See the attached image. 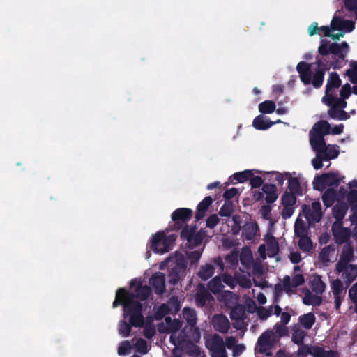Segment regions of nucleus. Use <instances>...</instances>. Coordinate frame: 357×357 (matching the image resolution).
Masks as SVG:
<instances>
[{
	"label": "nucleus",
	"mask_w": 357,
	"mask_h": 357,
	"mask_svg": "<svg viewBox=\"0 0 357 357\" xmlns=\"http://www.w3.org/2000/svg\"><path fill=\"white\" fill-rule=\"evenodd\" d=\"M133 297L131 291L125 288H119L116 292L112 307L116 308L122 305L123 317L126 319L130 317V322L133 327H142L144 324V317L142 314L143 306L142 303H135L132 301Z\"/></svg>",
	"instance_id": "nucleus-1"
},
{
	"label": "nucleus",
	"mask_w": 357,
	"mask_h": 357,
	"mask_svg": "<svg viewBox=\"0 0 357 357\" xmlns=\"http://www.w3.org/2000/svg\"><path fill=\"white\" fill-rule=\"evenodd\" d=\"M296 70L305 85L312 84L315 89H319L323 85L326 74L324 70L316 69L312 74L310 64L301 61L296 66Z\"/></svg>",
	"instance_id": "nucleus-2"
},
{
	"label": "nucleus",
	"mask_w": 357,
	"mask_h": 357,
	"mask_svg": "<svg viewBox=\"0 0 357 357\" xmlns=\"http://www.w3.org/2000/svg\"><path fill=\"white\" fill-rule=\"evenodd\" d=\"M193 211L188 208H179L176 209L171 215L172 225H169L171 230L178 231L181 229L186 222L192 217Z\"/></svg>",
	"instance_id": "nucleus-3"
},
{
	"label": "nucleus",
	"mask_w": 357,
	"mask_h": 357,
	"mask_svg": "<svg viewBox=\"0 0 357 357\" xmlns=\"http://www.w3.org/2000/svg\"><path fill=\"white\" fill-rule=\"evenodd\" d=\"M187 261L185 257H181L176 261L174 266L169 271L168 281L175 286L181 282L186 275Z\"/></svg>",
	"instance_id": "nucleus-4"
},
{
	"label": "nucleus",
	"mask_w": 357,
	"mask_h": 357,
	"mask_svg": "<svg viewBox=\"0 0 357 357\" xmlns=\"http://www.w3.org/2000/svg\"><path fill=\"white\" fill-rule=\"evenodd\" d=\"M275 334L273 331L267 330L264 332L258 338L257 342V348L260 354H266L267 356L271 355L269 350L272 348L275 343Z\"/></svg>",
	"instance_id": "nucleus-5"
},
{
	"label": "nucleus",
	"mask_w": 357,
	"mask_h": 357,
	"mask_svg": "<svg viewBox=\"0 0 357 357\" xmlns=\"http://www.w3.org/2000/svg\"><path fill=\"white\" fill-rule=\"evenodd\" d=\"M312 208L307 205H303V213L309 224L319 222L323 215L321 206L319 202H313Z\"/></svg>",
	"instance_id": "nucleus-6"
},
{
	"label": "nucleus",
	"mask_w": 357,
	"mask_h": 357,
	"mask_svg": "<svg viewBox=\"0 0 357 357\" xmlns=\"http://www.w3.org/2000/svg\"><path fill=\"white\" fill-rule=\"evenodd\" d=\"M213 264H205L204 265L201 266L199 272L197 273V276L203 281H206L210 278L213 276L215 271V266L220 271H223L224 264L220 257H218L214 259Z\"/></svg>",
	"instance_id": "nucleus-7"
},
{
	"label": "nucleus",
	"mask_w": 357,
	"mask_h": 357,
	"mask_svg": "<svg viewBox=\"0 0 357 357\" xmlns=\"http://www.w3.org/2000/svg\"><path fill=\"white\" fill-rule=\"evenodd\" d=\"M335 270L338 273H342V278L347 286H349L357 278V265L348 264L342 268L335 267Z\"/></svg>",
	"instance_id": "nucleus-8"
},
{
	"label": "nucleus",
	"mask_w": 357,
	"mask_h": 357,
	"mask_svg": "<svg viewBox=\"0 0 357 357\" xmlns=\"http://www.w3.org/2000/svg\"><path fill=\"white\" fill-rule=\"evenodd\" d=\"M149 284L158 295H162L165 291V276L161 272H157L151 277Z\"/></svg>",
	"instance_id": "nucleus-9"
},
{
	"label": "nucleus",
	"mask_w": 357,
	"mask_h": 357,
	"mask_svg": "<svg viewBox=\"0 0 357 357\" xmlns=\"http://www.w3.org/2000/svg\"><path fill=\"white\" fill-rule=\"evenodd\" d=\"M196 305L198 307H203L208 301L214 300L213 296L205 287L204 284H199L195 296Z\"/></svg>",
	"instance_id": "nucleus-10"
},
{
	"label": "nucleus",
	"mask_w": 357,
	"mask_h": 357,
	"mask_svg": "<svg viewBox=\"0 0 357 357\" xmlns=\"http://www.w3.org/2000/svg\"><path fill=\"white\" fill-rule=\"evenodd\" d=\"M206 346L212 354L225 350L223 339L219 335H213L206 342Z\"/></svg>",
	"instance_id": "nucleus-11"
},
{
	"label": "nucleus",
	"mask_w": 357,
	"mask_h": 357,
	"mask_svg": "<svg viewBox=\"0 0 357 357\" xmlns=\"http://www.w3.org/2000/svg\"><path fill=\"white\" fill-rule=\"evenodd\" d=\"M151 292V289L148 285H142L141 282H139L138 284L134 289V292H131L133 295V302L135 303H141L140 301H137L139 299L141 301H146L150 296Z\"/></svg>",
	"instance_id": "nucleus-12"
},
{
	"label": "nucleus",
	"mask_w": 357,
	"mask_h": 357,
	"mask_svg": "<svg viewBox=\"0 0 357 357\" xmlns=\"http://www.w3.org/2000/svg\"><path fill=\"white\" fill-rule=\"evenodd\" d=\"M354 250L350 243L344 245L342 254L339 261L337 262L335 267L342 268L344 266L348 265L353 260Z\"/></svg>",
	"instance_id": "nucleus-13"
},
{
	"label": "nucleus",
	"mask_w": 357,
	"mask_h": 357,
	"mask_svg": "<svg viewBox=\"0 0 357 357\" xmlns=\"http://www.w3.org/2000/svg\"><path fill=\"white\" fill-rule=\"evenodd\" d=\"M213 202V198L211 196H207L198 204L195 215L196 221L202 220L205 217L206 213L208 211V208Z\"/></svg>",
	"instance_id": "nucleus-14"
},
{
	"label": "nucleus",
	"mask_w": 357,
	"mask_h": 357,
	"mask_svg": "<svg viewBox=\"0 0 357 357\" xmlns=\"http://www.w3.org/2000/svg\"><path fill=\"white\" fill-rule=\"evenodd\" d=\"M348 50L349 45L346 41L342 42L341 44L333 43L330 45V53L337 56L342 61H344Z\"/></svg>",
	"instance_id": "nucleus-15"
},
{
	"label": "nucleus",
	"mask_w": 357,
	"mask_h": 357,
	"mask_svg": "<svg viewBox=\"0 0 357 357\" xmlns=\"http://www.w3.org/2000/svg\"><path fill=\"white\" fill-rule=\"evenodd\" d=\"M164 231H158L153 236L151 248L155 253H163L169 251L163 245Z\"/></svg>",
	"instance_id": "nucleus-16"
},
{
	"label": "nucleus",
	"mask_w": 357,
	"mask_h": 357,
	"mask_svg": "<svg viewBox=\"0 0 357 357\" xmlns=\"http://www.w3.org/2000/svg\"><path fill=\"white\" fill-rule=\"evenodd\" d=\"M323 135H313L310 133V144L317 153H321V152L326 151V145Z\"/></svg>",
	"instance_id": "nucleus-17"
},
{
	"label": "nucleus",
	"mask_w": 357,
	"mask_h": 357,
	"mask_svg": "<svg viewBox=\"0 0 357 357\" xmlns=\"http://www.w3.org/2000/svg\"><path fill=\"white\" fill-rule=\"evenodd\" d=\"M242 236L247 241L253 240L257 231L259 227L256 222H246L242 227Z\"/></svg>",
	"instance_id": "nucleus-18"
},
{
	"label": "nucleus",
	"mask_w": 357,
	"mask_h": 357,
	"mask_svg": "<svg viewBox=\"0 0 357 357\" xmlns=\"http://www.w3.org/2000/svg\"><path fill=\"white\" fill-rule=\"evenodd\" d=\"M229 321L225 315L220 314L214 317L213 328L215 331L226 333L229 328Z\"/></svg>",
	"instance_id": "nucleus-19"
},
{
	"label": "nucleus",
	"mask_w": 357,
	"mask_h": 357,
	"mask_svg": "<svg viewBox=\"0 0 357 357\" xmlns=\"http://www.w3.org/2000/svg\"><path fill=\"white\" fill-rule=\"evenodd\" d=\"M346 99H343V98H337L334 96L333 94L324 96L322 98V101L327 105L328 107H335L336 109H344L347 107V102L345 100Z\"/></svg>",
	"instance_id": "nucleus-20"
},
{
	"label": "nucleus",
	"mask_w": 357,
	"mask_h": 357,
	"mask_svg": "<svg viewBox=\"0 0 357 357\" xmlns=\"http://www.w3.org/2000/svg\"><path fill=\"white\" fill-rule=\"evenodd\" d=\"M261 190L266 195L264 199L267 204H273L277 200L278 195L275 184L264 183Z\"/></svg>",
	"instance_id": "nucleus-21"
},
{
	"label": "nucleus",
	"mask_w": 357,
	"mask_h": 357,
	"mask_svg": "<svg viewBox=\"0 0 357 357\" xmlns=\"http://www.w3.org/2000/svg\"><path fill=\"white\" fill-rule=\"evenodd\" d=\"M341 84L342 81L337 73H331L326 86L324 96L331 95V92H332L333 89L339 88L341 86Z\"/></svg>",
	"instance_id": "nucleus-22"
},
{
	"label": "nucleus",
	"mask_w": 357,
	"mask_h": 357,
	"mask_svg": "<svg viewBox=\"0 0 357 357\" xmlns=\"http://www.w3.org/2000/svg\"><path fill=\"white\" fill-rule=\"evenodd\" d=\"M275 123L262 114L257 116L253 121L252 126L259 130H265L271 128Z\"/></svg>",
	"instance_id": "nucleus-23"
},
{
	"label": "nucleus",
	"mask_w": 357,
	"mask_h": 357,
	"mask_svg": "<svg viewBox=\"0 0 357 357\" xmlns=\"http://www.w3.org/2000/svg\"><path fill=\"white\" fill-rule=\"evenodd\" d=\"M330 130L331 126L329 123L326 121L321 120L314 125L310 133L313 135H323V137H324L330 134Z\"/></svg>",
	"instance_id": "nucleus-24"
},
{
	"label": "nucleus",
	"mask_w": 357,
	"mask_h": 357,
	"mask_svg": "<svg viewBox=\"0 0 357 357\" xmlns=\"http://www.w3.org/2000/svg\"><path fill=\"white\" fill-rule=\"evenodd\" d=\"M319 178L325 181L326 186L337 188L340 183V178L337 172L324 173L320 175Z\"/></svg>",
	"instance_id": "nucleus-25"
},
{
	"label": "nucleus",
	"mask_w": 357,
	"mask_h": 357,
	"mask_svg": "<svg viewBox=\"0 0 357 357\" xmlns=\"http://www.w3.org/2000/svg\"><path fill=\"white\" fill-rule=\"evenodd\" d=\"M348 205L345 202H338L333 208V215L337 221H342L344 218L347 211Z\"/></svg>",
	"instance_id": "nucleus-26"
},
{
	"label": "nucleus",
	"mask_w": 357,
	"mask_h": 357,
	"mask_svg": "<svg viewBox=\"0 0 357 357\" xmlns=\"http://www.w3.org/2000/svg\"><path fill=\"white\" fill-rule=\"evenodd\" d=\"M333 234L335 238V243L337 244H342L346 243L349 238V231L347 228H340L339 230H335L334 225L333 226Z\"/></svg>",
	"instance_id": "nucleus-27"
},
{
	"label": "nucleus",
	"mask_w": 357,
	"mask_h": 357,
	"mask_svg": "<svg viewBox=\"0 0 357 357\" xmlns=\"http://www.w3.org/2000/svg\"><path fill=\"white\" fill-rule=\"evenodd\" d=\"M337 196L336 190L334 188H328L322 195V201L324 205L326 207H331L334 204Z\"/></svg>",
	"instance_id": "nucleus-28"
},
{
	"label": "nucleus",
	"mask_w": 357,
	"mask_h": 357,
	"mask_svg": "<svg viewBox=\"0 0 357 357\" xmlns=\"http://www.w3.org/2000/svg\"><path fill=\"white\" fill-rule=\"evenodd\" d=\"M328 114L331 119L340 121H346L350 117L349 114L343 109H336L335 107H331Z\"/></svg>",
	"instance_id": "nucleus-29"
},
{
	"label": "nucleus",
	"mask_w": 357,
	"mask_h": 357,
	"mask_svg": "<svg viewBox=\"0 0 357 357\" xmlns=\"http://www.w3.org/2000/svg\"><path fill=\"white\" fill-rule=\"evenodd\" d=\"M288 189L289 192L297 195L298 196L302 195L303 190L301 188L299 180L296 177H291L289 176L288 179Z\"/></svg>",
	"instance_id": "nucleus-30"
},
{
	"label": "nucleus",
	"mask_w": 357,
	"mask_h": 357,
	"mask_svg": "<svg viewBox=\"0 0 357 357\" xmlns=\"http://www.w3.org/2000/svg\"><path fill=\"white\" fill-rule=\"evenodd\" d=\"M230 318L232 320L243 321L246 319L245 307L242 305H238L231 310Z\"/></svg>",
	"instance_id": "nucleus-31"
},
{
	"label": "nucleus",
	"mask_w": 357,
	"mask_h": 357,
	"mask_svg": "<svg viewBox=\"0 0 357 357\" xmlns=\"http://www.w3.org/2000/svg\"><path fill=\"white\" fill-rule=\"evenodd\" d=\"M183 316L190 326L194 327L196 325L197 320V313L194 309L184 307L183 310Z\"/></svg>",
	"instance_id": "nucleus-32"
},
{
	"label": "nucleus",
	"mask_w": 357,
	"mask_h": 357,
	"mask_svg": "<svg viewBox=\"0 0 357 357\" xmlns=\"http://www.w3.org/2000/svg\"><path fill=\"white\" fill-rule=\"evenodd\" d=\"M255 170L247 169L242 172H236L229 177L231 182L233 179L236 180L239 183H244L247 181H250V177L253 176V172Z\"/></svg>",
	"instance_id": "nucleus-33"
},
{
	"label": "nucleus",
	"mask_w": 357,
	"mask_h": 357,
	"mask_svg": "<svg viewBox=\"0 0 357 357\" xmlns=\"http://www.w3.org/2000/svg\"><path fill=\"white\" fill-rule=\"evenodd\" d=\"M316 317L312 312H308L299 317L300 324L307 330L310 329L315 323Z\"/></svg>",
	"instance_id": "nucleus-34"
},
{
	"label": "nucleus",
	"mask_w": 357,
	"mask_h": 357,
	"mask_svg": "<svg viewBox=\"0 0 357 357\" xmlns=\"http://www.w3.org/2000/svg\"><path fill=\"white\" fill-rule=\"evenodd\" d=\"M294 234L297 237H303L307 235V228L303 220L297 218L294 224Z\"/></svg>",
	"instance_id": "nucleus-35"
},
{
	"label": "nucleus",
	"mask_w": 357,
	"mask_h": 357,
	"mask_svg": "<svg viewBox=\"0 0 357 357\" xmlns=\"http://www.w3.org/2000/svg\"><path fill=\"white\" fill-rule=\"evenodd\" d=\"M350 68L347 70L345 75L349 77V81L353 84H357V61H351L349 62Z\"/></svg>",
	"instance_id": "nucleus-36"
},
{
	"label": "nucleus",
	"mask_w": 357,
	"mask_h": 357,
	"mask_svg": "<svg viewBox=\"0 0 357 357\" xmlns=\"http://www.w3.org/2000/svg\"><path fill=\"white\" fill-rule=\"evenodd\" d=\"M325 287V284L319 277L314 278L311 281L310 288L312 291L317 294H321L324 292Z\"/></svg>",
	"instance_id": "nucleus-37"
},
{
	"label": "nucleus",
	"mask_w": 357,
	"mask_h": 357,
	"mask_svg": "<svg viewBox=\"0 0 357 357\" xmlns=\"http://www.w3.org/2000/svg\"><path fill=\"white\" fill-rule=\"evenodd\" d=\"M275 108V103L271 100H265L259 105V111L261 114H271Z\"/></svg>",
	"instance_id": "nucleus-38"
},
{
	"label": "nucleus",
	"mask_w": 357,
	"mask_h": 357,
	"mask_svg": "<svg viewBox=\"0 0 357 357\" xmlns=\"http://www.w3.org/2000/svg\"><path fill=\"white\" fill-rule=\"evenodd\" d=\"M182 230L181 231V238L183 240H186L188 242L190 241V238H192V235L196 231L197 226H191L190 227L188 225H185L181 228Z\"/></svg>",
	"instance_id": "nucleus-39"
},
{
	"label": "nucleus",
	"mask_w": 357,
	"mask_h": 357,
	"mask_svg": "<svg viewBox=\"0 0 357 357\" xmlns=\"http://www.w3.org/2000/svg\"><path fill=\"white\" fill-rule=\"evenodd\" d=\"M297 195L285 191L281 197L282 206H294L296 202Z\"/></svg>",
	"instance_id": "nucleus-40"
},
{
	"label": "nucleus",
	"mask_w": 357,
	"mask_h": 357,
	"mask_svg": "<svg viewBox=\"0 0 357 357\" xmlns=\"http://www.w3.org/2000/svg\"><path fill=\"white\" fill-rule=\"evenodd\" d=\"M128 323L125 320L120 321L119 324V333L124 337H128L130 335L131 327L133 326L130 322V319Z\"/></svg>",
	"instance_id": "nucleus-41"
},
{
	"label": "nucleus",
	"mask_w": 357,
	"mask_h": 357,
	"mask_svg": "<svg viewBox=\"0 0 357 357\" xmlns=\"http://www.w3.org/2000/svg\"><path fill=\"white\" fill-rule=\"evenodd\" d=\"M305 332L300 328H294V333L292 334L291 340L292 342L297 344H303L304 337L305 336Z\"/></svg>",
	"instance_id": "nucleus-42"
},
{
	"label": "nucleus",
	"mask_w": 357,
	"mask_h": 357,
	"mask_svg": "<svg viewBox=\"0 0 357 357\" xmlns=\"http://www.w3.org/2000/svg\"><path fill=\"white\" fill-rule=\"evenodd\" d=\"M299 238L300 239L298 242L299 248L305 252L310 251L312 248V243L310 238L307 236Z\"/></svg>",
	"instance_id": "nucleus-43"
},
{
	"label": "nucleus",
	"mask_w": 357,
	"mask_h": 357,
	"mask_svg": "<svg viewBox=\"0 0 357 357\" xmlns=\"http://www.w3.org/2000/svg\"><path fill=\"white\" fill-rule=\"evenodd\" d=\"M170 312L169 305L166 303L161 304L155 312V318L156 320L162 319Z\"/></svg>",
	"instance_id": "nucleus-44"
},
{
	"label": "nucleus",
	"mask_w": 357,
	"mask_h": 357,
	"mask_svg": "<svg viewBox=\"0 0 357 357\" xmlns=\"http://www.w3.org/2000/svg\"><path fill=\"white\" fill-rule=\"evenodd\" d=\"M331 289L333 296L341 295L343 293L344 287L340 279H335L331 282Z\"/></svg>",
	"instance_id": "nucleus-45"
},
{
	"label": "nucleus",
	"mask_w": 357,
	"mask_h": 357,
	"mask_svg": "<svg viewBox=\"0 0 357 357\" xmlns=\"http://www.w3.org/2000/svg\"><path fill=\"white\" fill-rule=\"evenodd\" d=\"M135 347L137 352L141 354H146L148 353V345L146 341L143 338H139L137 340Z\"/></svg>",
	"instance_id": "nucleus-46"
},
{
	"label": "nucleus",
	"mask_w": 357,
	"mask_h": 357,
	"mask_svg": "<svg viewBox=\"0 0 357 357\" xmlns=\"http://www.w3.org/2000/svg\"><path fill=\"white\" fill-rule=\"evenodd\" d=\"M349 298L354 305V312L357 314V282L349 289Z\"/></svg>",
	"instance_id": "nucleus-47"
},
{
	"label": "nucleus",
	"mask_w": 357,
	"mask_h": 357,
	"mask_svg": "<svg viewBox=\"0 0 357 357\" xmlns=\"http://www.w3.org/2000/svg\"><path fill=\"white\" fill-rule=\"evenodd\" d=\"M273 328L275 330V336L282 337L288 335V328L282 324H275Z\"/></svg>",
	"instance_id": "nucleus-48"
},
{
	"label": "nucleus",
	"mask_w": 357,
	"mask_h": 357,
	"mask_svg": "<svg viewBox=\"0 0 357 357\" xmlns=\"http://www.w3.org/2000/svg\"><path fill=\"white\" fill-rule=\"evenodd\" d=\"M165 321L167 324L169 330L173 332L178 331L182 326L181 321L174 319L172 321L170 317H167L165 318Z\"/></svg>",
	"instance_id": "nucleus-49"
},
{
	"label": "nucleus",
	"mask_w": 357,
	"mask_h": 357,
	"mask_svg": "<svg viewBox=\"0 0 357 357\" xmlns=\"http://www.w3.org/2000/svg\"><path fill=\"white\" fill-rule=\"evenodd\" d=\"M298 346L299 348L297 351L298 357H307L309 354L311 355L312 345L303 343V344Z\"/></svg>",
	"instance_id": "nucleus-50"
},
{
	"label": "nucleus",
	"mask_w": 357,
	"mask_h": 357,
	"mask_svg": "<svg viewBox=\"0 0 357 357\" xmlns=\"http://www.w3.org/2000/svg\"><path fill=\"white\" fill-rule=\"evenodd\" d=\"M321 154L326 160H330L338 156L339 151L335 149H329L326 146V151L321 152Z\"/></svg>",
	"instance_id": "nucleus-51"
},
{
	"label": "nucleus",
	"mask_w": 357,
	"mask_h": 357,
	"mask_svg": "<svg viewBox=\"0 0 357 357\" xmlns=\"http://www.w3.org/2000/svg\"><path fill=\"white\" fill-rule=\"evenodd\" d=\"M267 175H271V176H275V181L278 182V185L282 186L284 181V176L286 177H289V173H285L282 174L278 172H270L266 173Z\"/></svg>",
	"instance_id": "nucleus-52"
},
{
	"label": "nucleus",
	"mask_w": 357,
	"mask_h": 357,
	"mask_svg": "<svg viewBox=\"0 0 357 357\" xmlns=\"http://www.w3.org/2000/svg\"><path fill=\"white\" fill-rule=\"evenodd\" d=\"M303 303L307 305H313L314 306H319L321 304L322 298L318 296H312L311 298L309 299L307 296L303 298Z\"/></svg>",
	"instance_id": "nucleus-53"
},
{
	"label": "nucleus",
	"mask_w": 357,
	"mask_h": 357,
	"mask_svg": "<svg viewBox=\"0 0 357 357\" xmlns=\"http://www.w3.org/2000/svg\"><path fill=\"white\" fill-rule=\"evenodd\" d=\"M344 20L340 17H335L331 22V28L333 31H342L343 29Z\"/></svg>",
	"instance_id": "nucleus-54"
},
{
	"label": "nucleus",
	"mask_w": 357,
	"mask_h": 357,
	"mask_svg": "<svg viewBox=\"0 0 357 357\" xmlns=\"http://www.w3.org/2000/svg\"><path fill=\"white\" fill-rule=\"evenodd\" d=\"M187 257L190 260L191 264H197L201 258L202 253L199 250H195L186 252Z\"/></svg>",
	"instance_id": "nucleus-55"
},
{
	"label": "nucleus",
	"mask_w": 357,
	"mask_h": 357,
	"mask_svg": "<svg viewBox=\"0 0 357 357\" xmlns=\"http://www.w3.org/2000/svg\"><path fill=\"white\" fill-rule=\"evenodd\" d=\"M131 345L129 341L126 340L121 343L118 348V354L120 356L126 355L130 352Z\"/></svg>",
	"instance_id": "nucleus-56"
},
{
	"label": "nucleus",
	"mask_w": 357,
	"mask_h": 357,
	"mask_svg": "<svg viewBox=\"0 0 357 357\" xmlns=\"http://www.w3.org/2000/svg\"><path fill=\"white\" fill-rule=\"evenodd\" d=\"M333 251V249L331 246H326L320 252L319 259L323 262H328L329 261V255L330 253Z\"/></svg>",
	"instance_id": "nucleus-57"
},
{
	"label": "nucleus",
	"mask_w": 357,
	"mask_h": 357,
	"mask_svg": "<svg viewBox=\"0 0 357 357\" xmlns=\"http://www.w3.org/2000/svg\"><path fill=\"white\" fill-rule=\"evenodd\" d=\"M326 160L321 153H317L316 157L312 160V164L314 169L318 170L322 168L323 161Z\"/></svg>",
	"instance_id": "nucleus-58"
},
{
	"label": "nucleus",
	"mask_w": 357,
	"mask_h": 357,
	"mask_svg": "<svg viewBox=\"0 0 357 357\" xmlns=\"http://www.w3.org/2000/svg\"><path fill=\"white\" fill-rule=\"evenodd\" d=\"M317 68L318 70H324L325 73L329 70L331 64L326 59H317L316 61Z\"/></svg>",
	"instance_id": "nucleus-59"
},
{
	"label": "nucleus",
	"mask_w": 357,
	"mask_h": 357,
	"mask_svg": "<svg viewBox=\"0 0 357 357\" xmlns=\"http://www.w3.org/2000/svg\"><path fill=\"white\" fill-rule=\"evenodd\" d=\"M318 52L319 54L322 56H327L330 54V45H328V41L326 40H322L321 42V45L318 48Z\"/></svg>",
	"instance_id": "nucleus-60"
},
{
	"label": "nucleus",
	"mask_w": 357,
	"mask_h": 357,
	"mask_svg": "<svg viewBox=\"0 0 357 357\" xmlns=\"http://www.w3.org/2000/svg\"><path fill=\"white\" fill-rule=\"evenodd\" d=\"M220 222L217 214H212L206 219V227L213 229Z\"/></svg>",
	"instance_id": "nucleus-61"
},
{
	"label": "nucleus",
	"mask_w": 357,
	"mask_h": 357,
	"mask_svg": "<svg viewBox=\"0 0 357 357\" xmlns=\"http://www.w3.org/2000/svg\"><path fill=\"white\" fill-rule=\"evenodd\" d=\"M256 312H257L260 319L262 320L266 319L272 314V311L271 310L266 309L264 307H258Z\"/></svg>",
	"instance_id": "nucleus-62"
},
{
	"label": "nucleus",
	"mask_w": 357,
	"mask_h": 357,
	"mask_svg": "<svg viewBox=\"0 0 357 357\" xmlns=\"http://www.w3.org/2000/svg\"><path fill=\"white\" fill-rule=\"evenodd\" d=\"M264 180L261 176H252L250 178V183L252 188H259L261 185H263Z\"/></svg>",
	"instance_id": "nucleus-63"
},
{
	"label": "nucleus",
	"mask_w": 357,
	"mask_h": 357,
	"mask_svg": "<svg viewBox=\"0 0 357 357\" xmlns=\"http://www.w3.org/2000/svg\"><path fill=\"white\" fill-rule=\"evenodd\" d=\"M347 202L351 206L357 204V190H351L349 191L347 195Z\"/></svg>",
	"instance_id": "nucleus-64"
}]
</instances>
